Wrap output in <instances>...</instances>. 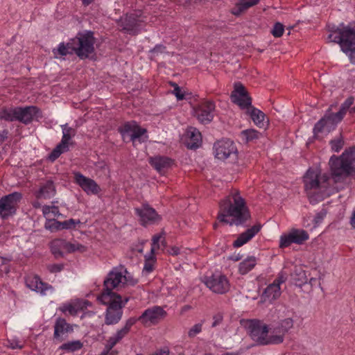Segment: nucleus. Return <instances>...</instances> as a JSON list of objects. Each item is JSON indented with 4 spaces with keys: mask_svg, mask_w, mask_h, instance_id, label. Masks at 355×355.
I'll use <instances>...</instances> for the list:
<instances>
[{
    "mask_svg": "<svg viewBox=\"0 0 355 355\" xmlns=\"http://www.w3.org/2000/svg\"><path fill=\"white\" fill-rule=\"evenodd\" d=\"M250 217L244 199L238 191L232 192L220 203L218 219L220 222L230 223V225H240Z\"/></svg>",
    "mask_w": 355,
    "mask_h": 355,
    "instance_id": "nucleus-1",
    "label": "nucleus"
},
{
    "mask_svg": "<svg viewBox=\"0 0 355 355\" xmlns=\"http://www.w3.org/2000/svg\"><path fill=\"white\" fill-rule=\"evenodd\" d=\"M138 280L133 277L125 266L115 267L110 271L104 279V288L98 295V300L107 302V300H110V297L121 296L112 290L116 289L119 291L128 286H135Z\"/></svg>",
    "mask_w": 355,
    "mask_h": 355,
    "instance_id": "nucleus-2",
    "label": "nucleus"
},
{
    "mask_svg": "<svg viewBox=\"0 0 355 355\" xmlns=\"http://www.w3.org/2000/svg\"><path fill=\"white\" fill-rule=\"evenodd\" d=\"M231 100L241 109H246V114L249 115L256 125L260 128L264 126L266 116L264 113L252 106L251 98L242 84H235L234 89L231 94Z\"/></svg>",
    "mask_w": 355,
    "mask_h": 355,
    "instance_id": "nucleus-3",
    "label": "nucleus"
},
{
    "mask_svg": "<svg viewBox=\"0 0 355 355\" xmlns=\"http://www.w3.org/2000/svg\"><path fill=\"white\" fill-rule=\"evenodd\" d=\"M249 335L252 340L259 345H279L282 343V337L274 335L272 327L261 320L253 319L247 322Z\"/></svg>",
    "mask_w": 355,
    "mask_h": 355,
    "instance_id": "nucleus-4",
    "label": "nucleus"
},
{
    "mask_svg": "<svg viewBox=\"0 0 355 355\" xmlns=\"http://www.w3.org/2000/svg\"><path fill=\"white\" fill-rule=\"evenodd\" d=\"M40 114V110L34 105L0 107V119L8 122L17 121L24 125L31 123L35 118L39 116Z\"/></svg>",
    "mask_w": 355,
    "mask_h": 355,
    "instance_id": "nucleus-5",
    "label": "nucleus"
},
{
    "mask_svg": "<svg viewBox=\"0 0 355 355\" xmlns=\"http://www.w3.org/2000/svg\"><path fill=\"white\" fill-rule=\"evenodd\" d=\"M329 31L327 37L329 42L339 44L342 51L349 56L355 52V27H333Z\"/></svg>",
    "mask_w": 355,
    "mask_h": 355,
    "instance_id": "nucleus-6",
    "label": "nucleus"
},
{
    "mask_svg": "<svg viewBox=\"0 0 355 355\" xmlns=\"http://www.w3.org/2000/svg\"><path fill=\"white\" fill-rule=\"evenodd\" d=\"M73 39L75 54L81 60L88 58L95 51L96 39L94 33L84 31L77 33Z\"/></svg>",
    "mask_w": 355,
    "mask_h": 355,
    "instance_id": "nucleus-7",
    "label": "nucleus"
},
{
    "mask_svg": "<svg viewBox=\"0 0 355 355\" xmlns=\"http://www.w3.org/2000/svg\"><path fill=\"white\" fill-rule=\"evenodd\" d=\"M118 131L125 142L143 143L148 139L147 130L141 128L135 121L124 122L118 128Z\"/></svg>",
    "mask_w": 355,
    "mask_h": 355,
    "instance_id": "nucleus-8",
    "label": "nucleus"
},
{
    "mask_svg": "<svg viewBox=\"0 0 355 355\" xmlns=\"http://www.w3.org/2000/svg\"><path fill=\"white\" fill-rule=\"evenodd\" d=\"M102 304L107 305L105 312V323L107 325L117 324L123 315V307L125 306L128 298L122 300L121 296H114L110 297L107 302L99 300Z\"/></svg>",
    "mask_w": 355,
    "mask_h": 355,
    "instance_id": "nucleus-9",
    "label": "nucleus"
},
{
    "mask_svg": "<svg viewBox=\"0 0 355 355\" xmlns=\"http://www.w3.org/2000/svg\"><path fill=\"white\" fill-rule=\"evenodd\" d=\"M166 315V312L162 307L153 306L146 309L139 317L135 319L144 327H149L157 324Z\"/></svg>",
    "mask_w": 355,
    "mask_h": 355,
    "instance_id": "nucleus-10",
    "label": "nucleus"
},
{
    "mask_svg": "<svg viewBox=\"0 0 355 355\" xmlns=\"http://www.w3.org/2000/svg\"><path fill=\"white\" fill-rule=\"evenodd\" d=\"M22 198L19 192H13L0 198V218H7L15 214L18 203Z\"/></svg>",
    "mask_w": 355,
    "mask_h": 355,
    "instance_id": "nucleus-11",
    "label": "nucleus"
},
{
    "mask_svg": "<svg viewBox=\"0 0 355 355\" xmlns=\"http://www.w3.org/2000/svg\"><path fill=\"white\" fill-rule=\"evenodd\" d=\"M215 103L210 100H202L193 107L194 116L201 123L211 122L214 116Z\"/></svg>",
    "mask_w": 355,
    "mask_h": 355,
    "instance_id": "nucleus-12",
    "label": "nucleus"
},
{
    "mask_svg": "<svg viewBox=\"0 0 355 355\" xmlns=\"http://www.w3.org/2000/svg\"><path fill=\"white\" fill-rule=\"evenodd\" d=\"M52 253L56 256H62L64 253H71L74 252H85L86 248L78 242L70 243L64 239H55L51 243Z\"/></svg>",
    "mask_w": 355,
    "mask_h": 355,
    "instance_id": "nucleus-13",
    "label": "nucleus"
},
{
    "mask_svg": "<svg viewBox=\"0 0 355 355\" xmlns=\"http://www.w3.org/2000/svg\"><path fill=\"white\" fill-rule=\"evenodd\" d=\"M203 282L212 292L217 294H225L230 289V283L227 277L220 273L205 277Z\"/></svg>",
    "mask_w": 355,
    "mask_h": 355,
    "instance_id": "nucleus-14",
    "label": "nucleus"
},
{
    "mask_svg": "<svg viewBox=\"0 0 355 355\" xmlns=\"http://www.w3.org/2000/svg\"><path fill=\"white\" fill-rule=\"evenodd\" d=\"M309 239V235L304 230L293 228L288 233L281 235L279 246L280 248H286L292 243L302 245Z\"/></svg>",
    "mask_w": 355,
    "mask_h": 355,
    "instance_id": "nucleus-15",
    "label": "nucleus"
},
{
    "mask_svg": "<svg viewBox=\"0 0 355 355\" xmlns=\"http://www.w3.org/2000/svg\"><path fill=\"white\" fill-rule=\"evenodd\" d=\"M120 26L122 30L130 35H136L139 34L144 27V20L141 18V15L137 13H131L121 19Z\"/></svg>",
    "mask_w": 355,
    "mask_h": 355,
    "instance_id": "nucleus-16",
    "label": "nucleus"
},
{
    "mask_svg": "<svg viewBox=\"0 0 355 355\" xmlns=\"http://www.w3.org/2000/svg\"><path fill=\"white\" fill-rule=\"evenodd\" d=\"M73 182L78 185L87 195H97L101 189L100 186L93 180L83 175L78 171L73 173Z\"/></svg>",
    "mask_w": 355,
    "mask_h": 355,
    "instance_id": "nucleus-17",
    "label": "nucleus"
},
{
    "mask_svg": "<svg viewBox=\"0 0 355 355\" xmlns=\"http://www.w3.org/2000/svg\"><path fill=\"white\" fill-rule=\"evenodd\" d=\"M216 158L225 160L232 155L236 156L237 149L234 143L230 140L218 141L214 146Z\"/></svg>",
    "mask_w": 355,
    "mask_h": 355,
    "instance_id": "nucleus-18",
    "label": "nucleus"
},
{
    "mask_svg": "<svg viewBox=\"0 0 355 355\" xmlns=\"http://www.w3.org/2000/svg\"><path fill=\"white\" fill-rule=\"evenodd\" d=\"M343 118L339 117L338 112L327 113L324 117L318 121L314 126V134L322 132L324 131L330 132L334 130L336 125L340 123Z\"/></svg>",
    "mask_w": 355,
    "mask_h": 355,
    "instance_id": "nucleus-19",
    "label": "nucleus"
},
{
    "mask_svg": "<svg viewBox=\"0 0 355 355\" xmlns=\"http://www.w3.org/2000/svg\"><path fill=\"white\" fill-rule=\"evenodd\" d=\"M135 213L139 217L141 224L144 226L155 224L160 220V216L155 209L146 204L136 208Z\"/></svg>",
    "mask_w": 355,
    "mask_h": 355,
    "instance_id": "nucleus-20",
    "label": "nucleus"
},
{
    "mask_svg": "<svg viewBox=\"0 0 355 355\" xmlns=\"http://www.w3.org/2000/svg\"><path fill=\"white\" fill-rule=\"evenodd\" d=\"M286 277L279 275L272 284H269L264 290L261 298L264 302H272L281 295V285L286 280Z\"/></svg>",
    "mask_w": 355,
    "mask_h": 355,
    "instance_id": "nucleus-21",
    "label": "nucleus"
},
{
    "mask_svg": "<svg viewBox=\"0 0 355 355\" xmlns=\"http://www.w3.org/2000/svg\"><path fill=\"white\" fill-rule=\"evenodd\" d=\"M137 322V320L135 317L130 318L125 323V325L118 329L116 332L112 336H110L106 343V348L109 349H113V347L119 343L124 337H125L130 332L132 327Z\"/></svg>",
    "mask_w": 355,
    "mask_h": 355,
    "instance_id": "nucleus-22",
    "label": "nucleus"
},
{
    "mask_svg": "<svg viewBox=\"0 0 355 355\" xmlns=\"http://www.w3.org/2000/svg\"><path fill=\"white\" fill-rule=\"evenodd\" d=\"M186 144L188 148L196 149L201 145V133L196 128H189L186 132Z\"/></svg>",
    "mask_w": 355,
    "mask_h": 355,
    "instance_id": "nucleus-23",
    "label": "nucleus"
},
{
    "mask_svg": "<svg viewBox=\"0 0 355 355\" xmlns=\"http://www.w3.org/2000/svg\"><path fill=\"white\" fill-rule=\"evenodd\" d=\"M259 225H254L248 229L245 232L239 235L237 239L234 241L233 246L234 248H240L250 241L260 230Z\"/></svg>",
    "mask_w": 355,
    "mask_h": 355,
    "instance_id": "nucleus-24",
    "label": "nucleus"
},
{
    "mask_svg": "<svg viewBox=\"0 0 355 355\" xmlns=\"http://www.w3.org/2000/svg\"><path fill=\"white\" fill-rule=\"evenodd\" d=\"M293 327V320L291 318H287L280 320L276 324L272 325V329L274 335L282 336V343L284 340V336Z\"/></svg>",
    "mask_w": 355,
    "mask_h": 355,
    "instance_id": "nucleus-25",
    "label": "nucleus"
},
{
    "mask_svg": "<svg viewBox=\"0 0 355 355\" xmlns=\"http://www.w3.org/2000/svg\"><path fill=\"white\" fill-rule=\"evenodd\" d=\"M28 279H31L27 282V284L32 290L42 295H46L49 291L51 293L53 292V287L49 284L43 282L38 276H34Z\"/></svg>",
    "mask_w": 355,
    "mask_h": 355,
    "instance_id": "nucleus-26",
    "label": "nucleus"
},
{
    "mask_svg": "<svg viewBox=\"0 0 355 355\" xmlns=\"http://www.w3.org/2000/svg\"><path fill=\"white\" fill-rule=\"evenodd\" d=\"M73 331V326L67 322L66 320L58 318L55 320L54 325L53 336L55 339H59L65 334L71 333Z\"/></svg>",
    "mask_w": 355,
    "mask_h": 355,
    "instance_id": "nucleus-27",
    "label": "nucleus"
},
{
    "mask_svg": "<svg viewBox=\"0 0 355 355\" xmlns=\"http://www.w3.org/2000/svg\"><path fill=\"white\" fill-rule=\"evenodd\" d=\"M73 39L69 40L67 43L61 42L56 49H53L54 57L60 58L67 55H73L75 53V48L73 46Z\"/></svg>",
    "mask_w": 355,
    "mask_h": 355,
    "instance_id": "nucleus-28",
    "label": "nucleus"
},
{
    "mask_svg": "<svg viewBox=\"0 0 355 355\" xmlns=\"http://www.w3.org/2000/svg\"><path fill=\"white\" fill-rule=\"evenodd\" d=\"M55 194V188L52 181L48 180L40 187L39 191L36 193V198L49 199L53 197Z\"/></svg>",
    "mask_w": 355,
    "mask_h": 355,
    "instance_id": "nucleus-29",
    "label": "nucleus"
},
{
    "mask_svg": "<svg viewBox=\"0 0 355 355\" xmlns=\"http://www.w3.org/2000/svg\"><path fill=\"white\" fill-rule=\"evenodd\" d=\"M150 163L155 168V169H156L158 172L162 173L171 167L173 164V161L171 159L167 157L157 156L150 158Z\"/></svg>",
    "mask_w": 355,
    "mask_h": 355,
    "instance_id": "nucleus-30",
    "label": "nucleus"
},
{
    "mask_svg": "<svg viewBox=\"0 0 355 355\" xmlns=\"http://www.w3.org/2000/svg\"><path fill=\"white\" fill-rule=\"evenodd\" d=\"M60 127L62 128V137L60 143L69 148V144H71V139L75 137L76 134V130L69 127L67 123L61 125Z\"/></svg>",
    "mask_w": 355,
    "mask_h": 355,
    "instance_id": "nucleus-31",
    "label": "nucleus"
},
{
    "mask_svg": "<svg viewBox=\"0 0 355 355\" xmlns=\"http://www.w3.org/2000/svg\"><path fill=\"white\" fill-rule=\"evenodd\" d=\"M256 265V257L253 256L248 257L239 264V272L242 275H246L251 271Z\"/></svg>",
    "mask_w": 355,
    "mask_h": 355,
    "instance_id": "nucleus-32",
    "label": "nucleus"
},
{
    "mask_svg": "<svg viewBox=\"0 0 355 355\" xmlns=\"http://www.w3.org/2000/svg\"><path fill=\"white\" fill-rule=\"evenodd\" d=\"M291 275L295 285L299 286L306 284L308 281L306 272L300 266H295Z\"/></svg>",
    "mask_w": 355,
    "mask_h": 355,
    "instance_id": "nucleus-33",
    "label": "nucleus"
},
{
    "mask_svg": "<svg viewBox=\"0 0 355 355\" xmlns=\"http://www.w3.org/2000/svg\"><path fill=\"white\" fill-rule=\"evenodd\" d=\"M166 246V241L162 233L155 234L152 239L151 249L150 253L155 254L157 250H164Z\"/></svg>",
    "mask_w": 355,
    "mask_h": 355,
    "instance_id": "nucleus-34",
    "label": "nucleus"
},
{
    "mask_svg": "<svg viewBox=\"0 0 355 355\" xmlns=\"http://www.w3.org/2000/svg\"><path fill=\"white\" fill-rule=\"evenodd\" d=\"M260 133L254 129L243 130L240 134V138L244 143L253 141L259 138Z\"/></svg>",
    "mask_w": 355,
    "mask_h": 355,
    "instance_id": "nucleus-35",
    "label": "nucleus"
},
{
    "mask_svg": "<svg viewBox=\"0 0 355 355\" xmlns=\"http://www.w3.org/2000/svg\"><path fill=\"white\" fill-rule=\"evenodd\" d=\"M145 262L143 268V272L148 275L152 272L155 268V265L157 261L155 254L149 253L144 257Z\"/></svg>",
    "mask_w": 355,
    "mask_h": 355,
    "instance_id": "nucleus-36",
    "label": "nucleus"
},
{
    "mask_svg": "<svg viewBox=\"0 0 355 355\" xmlns=\"http://www.w3.org/2000/svg\"><path fill=\"white\" fill-rule=\"evenodd\" d=\"M42 214L46 218H53L59 217L61 214L56 206L44 205L42 207Z\"/></svg>",
    "mask_w": 355,
    "mask_h": 355,
    "instance_id": "nucleus-37",
    "label": "nucleus"
},
{
    "mask_svg": "<svg viewBox=\"0 0 355 355\" xmlns=\"http://www.w3.org/2000/svg\"><path fill=\"white\" fill-rule=\"evenodd\" d=\"M69 150V148L66 147L62 144L59 143L55 148L52 150V152L49 155V159L51 162L55 161L57 159L61 154H62L64 152H67Z\"/></svg>",
    "mask_w": 355,
    "mask_h": 355,
    "instance_id": "nucleus-38",
    "label": "nucleus"
},
{
    "mask_svg": "<svg viewBox=\"0 0 355 355\" xmlns=\"http://www.w3.org/2000/svg\"><path fill=\"white\" fill-rule=\"evenodd\" d=\"M44 228L51 232H55L62 230L60 221H58L55 218H46Z\"/></svg>",
    "mask_w": 355,
    "mask_h": 355,
    "instance_id": "nucleus-39",
    "label": "nucleus"
},
{
    "mask_svg": "<svg viewBox=\"0 0 355 355\" xmlns=\"http://www.w3.org/2000/svg\"><path fill=\"white\" fill-rule=\"evenodd\" d=\"M83 347V343L80 340L67 342L60 346V349L68 352H75Z\"/></svg>",
    "mask_w": 355,
    "mask_h": 355,
    "instance_id": "nucleus-40",
    "label": "nucleus"
},
{
    "mask_svg": "<svg viewBox=\"0 0 355 355\" xmlns=\"http://www.w3.org/2000/svg\"><path fill=\"white\" fill-rule=\"evenodd\" d=\"M354 103V98L350 96L347 98L345 102L341 105L340 110L338 112V115H339L340 119L344 118L348 110H349L350 107Z\"/></svg>",
    "mask_w": 355,
    "mask_h": 355,
    "instance_id": "nucleus-41",
    "label": "nucleus"
},
{
    "mask_svg": "<svg viewBox=\"0 0 355 355\" xmlns=\"http://www.w3.org/2000/svg\"><path fill=\"white\" fill-rule=\"evenodd\" d=\"M60 310L64 313H69L71 315H76L80 310V307L76 304H64Z\"/></svg>",
    "mask_w": 355,
    "mask_h": 355,
    "instance_id": "nucleus-42",
    "label": "nucleus"
},
{
    "mask_svg": "<svg viewBox=\"0 0 355 355\" xmlns=\"http://www.w3.org/2000/svg\"><path fill=\"white\" fill-rule=\"evenodd\" d=\"M81 222L78 219L71 218L67 220L60 222L62 230H76V226L80 224Z\"/></svg>",
    "mask_w": 355,
    "mask_h": 355,
    "instance_id": "nucleus-43",
    "label": "nucleus"
},
{
    "mask_svg": "<svg viewBox=\"0 0 355 355\" xmlns=\"http://www.w3.org/2000/svg\"><path fill=\"white\" fill-rule=\"evenodd\" d=\"M284 32V27L283 24L279 22H277L275 24L272 29L271 30V33L275 37H281Z\"/></svg>",
    "mask_w": 355,
    "mask_h": 355,
    "instance_id": "nucleus-44",
    "label": "nucleus"
},
{
    "mask_svg": "<svg viewBox=\"0 0 355 355\" xmlns=\"http://www.w3.org/2000/svg\"><path fill=\"white\" fill-rule=\"evenodd\" d=\"M202 324L198 323L194 324L189 331L188 336L189 338H193L197 334H200L202 331Z\"/></svg>",
    "mask_w": 355,
    "mask_h": 355,
    "instance_id": "nucleus-45",
    "label": "nucleus"
},
{
    "mask_svg": "<svg viewBox=\"0 0 355 355\" xmlns=\"http://www.w3.org/2000/svg\"><path fill=\"white\" fill-rule=\"evenodd\" d=\"M343 141L341 138L334 139L331 141V148L335 152H339L343 146Z\"/></svg>",
    "mask_w": 355,
    "mask_h": 355,
    "instance_id": "nucleus-46",
    "label": "nucleus"
},
{
    "mask_svg": "<svg viewBox=\"0 0 355 355\" xmlns=\"http://www.w3.org/2000/svg\"><path fill=\"white\" fill-rule=\"evenodd\" d=\"M64 265L62 263H53L47 266L49 271L51 273H56L63 270Z\"/></svg>",
    "mask_w": 355,
    "mask_h": 355,
    "instance_id": "nucleus-47",
    "label": "nucleus"
},
{
    "mask_svg": "<svg viewBox=\"0 0 355 355\" xmlns=\"http://www.w3.org/2000/svg\"><path fill=\"white\" fill-rule=\"evenodd\" d=\"M9 347L13 349H21L24 347V343L17 339H11L8 340Z\"/></svg>",
    "mask_w": 355,
    "mask_h": 355,
    "instance_id": "nucleus-48",
    "label": "nucleus"
},
{
    "mask_svg": "<svg viewBox=\"0 0 355 355\" xmlns=\"http://www.w3.org/2000/svg\"><path fill=\"white\" fill-rule=\"evenodd\" d=\"M172 86L174 87L173 94L178 100H183L184 98V94L182 92L181 88L176 84L173 83Z\"/></svg>",
    "mask_w": 355,
    "mask_h": 355,
    "instance_id": "nucleus-49",
    "label": "nucleus"
},
{
    "mask_svg": "<svg viewBox=\"0 0 355 355\" xmlns=\"http://www.w3.org/2000/svg\"><path fill=\"white\" fill-rule=\"evenodd\" d=\"M325 215H326V214L323 211H320V212L318 213L313 218L314 225L315 226L318 225L323 220V219L325 217Z\"/></svg>",
    "mask_w": 355,
    "mask_h": 355,
    "instance_id": "nucleus-50",
    "label": "nucleus"
},
{
    "mask_svg": "<svg viewBox=\"0 0 355 355\" xmlns=\"http://www.w3.org/2000/svg\"><path fill=\"white\" fill-rule=\"evenodd\" d=\"M238 3L240 8H241V10L243 11L253 6V3H249L246 0H241Z\"/></svg>",
    "mask_w": 355,
    "mask_h": 355,
    "instance_id": "nucleus-51",
    "label": "nucleus"
},
{
    "mask_svg": "<svg viewBox=\"0 0 355 355\" xmlns=\"http://www.w3.org/2000/svg\"><path fill=\"white\" fill-rule=\"evenodd\" d=\"M8 133L9 132L8 130H3L2 131H0V144L7 139L8 137Z\"/></svg>",
    "mask_w": 355,
    "mask_h": 355,
    "instance_id": "nucleus-52",
    "label": "nucleus"
},
{
    "mask_svg": "<svg viewBox=\"0 0 355 355\" xmlns=\"http://www.w3.org/2000/svg\"><path fill=\"white\" fill-rule=\"evenodd\" d=\"M151 355H169V350L166 347L163 348V349L157 350L155 352H154Z\"/></svg>",
    "mask_w": 355,
    "mask_h": 355,
    "instance_id": "nucleus-53",
    "label": "nucleus"
},
{
    "mask_svg": "<svg viewBox=\"0 0 355 355\" xmlns=\"http://www.w3.org/2000/svg\"><path fill=\"white\" fill-rule=\"evenodd\" d=\"M243 10H241V8L239 6V3L236 4V6L232 9V13L234 15H241Z\"/></svg>",
    "mask_w": 355,
    "mask_h": 355,
    "instance_id": "nucleus-54",
    "label": "nucleus"
},
{
    "mask_svg": "<svg viewBox=\"0 0 355 355\" xmlns=\"http://www.w3.org/2000/svg\"><path fill=\"white\" fill-rule=\"evenodd\" d=\"M117 352L114 350L113 349H109L108 348L105 347V351L101 354V355H116Z\"/></svg>",
    "mask_w": 355,
    "mask_h": 355,
    "instance_id": "nucleus-55",
    "label": "nucleus"
},
{
    "mask_svg": "<svg viewBox=\"0 0 355 355\" xmlns=\"http://www.w3.org/2000/svg\"><path fill=\"white\" fill-rule=\"evenodd\" d=\"M165 49V47L162 46H156L153 50L152 53L155 54L158 53H162L164 50Z\"/></svg>",
    "mask_w": 355,
    "mask_h": 355,
    "instance_id": "nucleus-56",
    "label": "nucleus"
},
{
    "mask_svg": "<svg viewBox=\"0 0 355 355\" xmlns=\"http://www.w3.org/2000/svg\"><path fill=\"white\" fill-rule=\"evenodd\" d=\"M214 320H214V322L212 324V327L217 326L221 322L222 317L220 315L215 316L214 317Z\"/></svg>",
    "mask_w": 355,
    "mask_h": 355,
    "instance_id": "nucleus-57",
    "label": "nucleus"
},
{
    "mask_svg": "<svg viewBox=\"0 0 355 355\" xmlns=\"http://www.w3.org/2000/svg\"><path fill=\"white\" fill-rule=\"evenodd\" d=\"M309 284L313 286L317 284H319V282L318 279H316L315 278H311L309 279Z\"/></svg>",
    "mask_w": 355,
    "mask_h": 355,
    "instance_id": "nucleus-58",
    "label": "nucleus"
},
{
    "mask_svg": "<svg viewBox=\"0 0 355 355\" xmlns=\"http://www.w3.org/2000/svg\"><path fill=\"white\" fill-rule=\"evenodd\" d=\"M351 225L352 227L355 229V211L354 212L351 218Z\"/></svg>",
    "mask_w": 355,
    "mask_h": 355,
    "instance_id": "nucleus-59",
    "label": "nucleus"
},
{
    "mask_svg": "<svg viewBox=\"0 0 355 355\" xmlns=\"http://www.w3.org/2000/svg\"><path fill=\"white\" fill-rule=\"evenodd\" d=\"M171 254H172L173 255H177V254H179V249H178V248H172V252H171Z\"/></svg>",
    "mask_w": 355,
    "mask_h": 355,
    "instance_id": "nucleus-60",
    "label": "nucleus"
},
{
    "mask_svg": "<svg viewBox=\"0 0 355 355\" xmlns=\"http://www.w3.org/2000/svg\"><path fill=\"white\" fill-rule=\"evenodd\" d=\"M249 3H253V6L258 4L260 0H246Z\"/></svg>",
    "mask_w": 355,
    "mask_h": 355,
    "instance_id": "nucleus-61",
    "label": "nucleus"
},
{
    "mask_svg": "<svg viewBox=\"0 0 355 355\" xmlns=\"http://www.w3.org/2000/svg\"><path fill=\"white\" fill-rule=\"evenodd\" d=\"M93 1H94V0H82L83 3V5H85V6H88V5H89L90 3H92V2Z\"/></svg>",
    "mask_w": 355,
    "mask_h": 355,
    "instance_id": "nucleus-62",
    "label": "nucleus"
},
{
    "mask_svg": "<svg viewBox=\"0 0 355 355\" xmlns=\"http://www.w3.org/2000/svg\"><path fill=\"white\" fill-rule=\"evenodd\" d=\"M33 207H34L35 208H38V207H40V202H33Z\"/></svg>",
    "mask_w": 355,
    "mask_h": 355,
    "instance_id": "nucleus-63",
    "label": "nucleus"
},
{
    "mask_svg": "<svg viewBox=\"0 0 355 355\" xmlns=\"http://www.w3.org/2000/svg\"><path fill=\"white\" fill-rule=\"evenodd\" d=\"M349 113L352 114H355V106L349 110Z\"/></svg>",
    "mask_w": 355,
    "mask_h": 355,
    "instance_id": "nucleus-64",
    "label": "nucleus"
}]
</instances>
